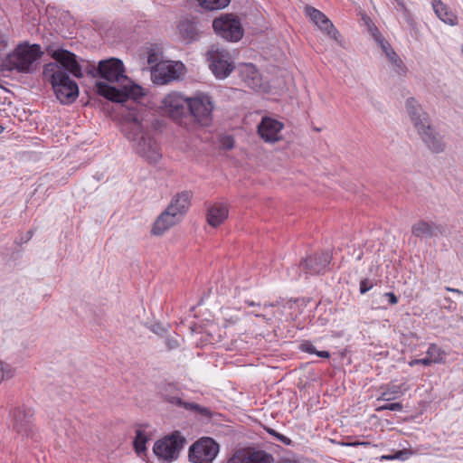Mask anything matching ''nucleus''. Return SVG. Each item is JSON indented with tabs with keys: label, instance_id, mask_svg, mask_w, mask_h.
<instances>
[{
	"label": "nucleus",
	"instance_id": "nucleus-49",
	"mask_svg": "<svg viewBox=\"0 0 463 463\" xmlns=\"http://www.w3.org/2000/svg\"><path fill=\"white\" fill-rule=\"evenodd\" d=\"M227 149H231L233 147V140L229 138L228 142L224 144Z\"/></svg>",
	"mask_w": 463,
	"mask_h": 463
},
{
	"label": "nucleus",
	"instance_id": "nucleus-15",
	"mask_svg": "<svg viewBox=\"0 0 463 463\" xmlns=\"http://www.w3.org/2000/svg\"><path fill=\"white\" fill-rule=\"evenodd\" d=\"M189 99L184 98L178 93H170L163 99L165 109L171 118L180 120L187 115Z\"/></svg>",
	"mask_w": 463,
	"mask_h": 463
},
{
	"label": "nucleus",
	"instance_id": "nucleus-10",
	"mask_svg": "<svg viewBox=\"0 0 463 463\" xmlns=\"http://www.w3.org/2000/svg\"><path fill=\"white\" fill-rule=\"evenodd\" d=\"M207 60L210 69L218 79L226 78L234 69L231 61V54L224 49H214L213 46L212 49L207 52Z\"/></svg>",
	"mask_w": 463,
	"mask_h": 463
},
{
	"label": "nucleus",
	"instance_id": "nucleus-35",
	"mask_svg": "<svg viewBox=\"0 0 463 463\" xmlns=\"http://www.w3.org/2000/svg\"><path fill=\"white\" fill-rule=\"evenodd\" d=\"M403 409V405L402 402H391L382 405L377 408L378 411H401Z\"/></svg>",
	"mask_w": 463,
	"mask_h": 463
},
{
	"label": "nucleus",
	"instance_id": "nucleus-50",
	"mask_svg": "<svg viewBox=\"0 0 463 463\" xmlns=\"http://www.w3.org/2000/svg\"><path fill=\"white\" fill-rule=\"evenodd\" d=\"M245 303L248 305V306H250V307H253V306H260V304H256L255 302L253 301H250V300H246Z\"/></svg>",
	"mask_w": 463,
	"mask_h": 463
},
{
	"label": "nucleus",
	"instance_id": "nucleus-33",
	"mask_svg": "<svg viewBox=\"0 0 463 463\" xmlns=\"http://www.w3.org/2000/svg\"><path fill=\"white\" fill-rule=\"evenodd\" d=\"M14 370L7 364L0 361V383L4 380H8L14 377Z\"/></svg>",
	"mask_w": 463,
	"mask_h": 463
},
{
	"label": "nucleus",
	"instance_id": "nucleus-30",
	"mask_svg": "<svg viewBox=\"0 0 463 463\" xmlns=\"http://www.w3.org/2000/svg\"><path fill=\"white\" fill-rule=\"evenodd\" d=\"M426 354L431 364H440L443 362L445 353L436 344H430Z\"/></svg>",
	"mask_w": 463,
	"mask_h": 463
},
{
	"label": "nucleus",
	"instance_id": "nucleus-9",
	"mask_svg": "<svg viewBox=\"0 0 463 463\" xmlns=\"http://www.w3.org/2000/svg\"><path fill=\"white\" fill-rule=\"evenodd\" d=\"M219 451L220 445L214 439L202 437L190 446L188 460L191 463H213Z\"/></svg>",
	"mask_w": 463,
	"mask_h": 463
},
{
	"label": "nucleus",
	"instance_id": "nucleus-37",
	"mask_svg": "<svg viewBox=\"0 0 463 463\" xmlns=\"http://www.w3.org/2000/svg\"><path fill=\"white\" fill-rule=\"evenodd\" d=\"M376 43L380 45L381 49L383 50L386 56L387 53H390V51H394L392 48L391 44L383 37L377 40Z\"/></svg>",
	"mask_w": 463,
	"mask_h": 463
},
{
	"label": "nucleus",
	"instance_id": "nucleus-4",
	"mask_svg": "<svg viewBox=\"0 0 463 463\" xmlns=\"http://www.w3.org/2000/svg\"><path fill=\"white\" fill-rule=\"evenodd\" d=\"M53 90L57 99L64 105L72 104L79 97L80 90L77 82L68 73H43Z\"/></svg>",
	"mask_w": 463,
	"mask_h": 463
},
{
	"label": "nucleus",
	"instance_id": "nucleus-6",
	"mask_svg": "<svg viewBox=\"0 0 463 463\" xmlns=\"http://www.w3.org/2000/svg\"><path fill=\"white\" fill-rule=\"evenodd\" d=\"M86 72L93 78H101L109 82H121L128 80L125 74L123 61L118 58L102 60L98 66L89 64Z\"/></svg>",
	"mask_w": 463,
	"mask_h": 463
},
{
	"label": "nucleus",
	"instance_id": "nucleus-51",
	"mask_svg": "<svg viewBox=\"0 0 463 463\" xmlns=\"http://www.w3.org/2000/svg\"><path fill=\"white\" fill-rule=\"evenodd\" d=\"M1 44H4L5 46L6 45V42L5 40L4 39L3 35L0 34V45Z\"/></svg>",
	"mask_w": 463,
	"mask_h": 463
},
{
	"label": "nucleus",
	"instance_id": "nucleus-41",
	"mask_svg": "<svg viewBox=\"0 0 463 463\" xmlns=\"http://www.w3.org/2000/svg\"><path fill=\"white\" fill-rule=\"evenodd\" d=\"M415 364H422L424 366H430L431 365V361L428 359V357L420 358V359H414L410 363L411 366H413Z\"/></svg>",
	"mask_w": 463,
	"mask_h": 463
},
{
	"label": "nucleus",
	"instance_id": "nucleus-21",
	"mask_svg": "<svg viewBox=\"0 0 463 463\" xmlns=\"http://www.w3.org/2000/svg\"><path fill=\"white\" fill-rule=\"evenodd\" d=\"M411 234L420 240L430 239L441 234V227L434 222L419 220L412 224Z\"/></svg>",
	"mask_w": 463,
	"mask_h": 463
},
{
	"label": "nucleus",
	"instance_id": "nucleus-29",
	"mask_svg": "<svg viewBox=\"0 0 463 463\" xmlns=\"http://www.w3.org/2000/svg\"><path fill=\"white\" fill-rule=\"evenodd\" d=\"M147 442V436L146 432L140 429L136 430V436L133 440V446L136 452L139 455L146 450V444Z\"/></svg>",
	"mask_w": 463,
	"mask_h": 463
},
{
	"label": "nucleus",
	"instance_id": "nucleus-3",
	"mask_svg": "<svg viewBox=\"0 0 463 463\" xmlns=\"http://www.w3.org/2000/svg\"><path fill=\"white\" fill-rule=\"evenodd\" d=\"M48 52L54 61L45 64L43 73H56V71H60L78 79L83 77L82 66L80 64L75 53L62 48H58L54 51L49 50Z\"/></svg>",
	"mask_w": 463,
	"mask_h": 463
},
{
	"label": "nucleus",
	"instance_id": "nucleus-44",
	"mask_svg": "<svg viewBox=\"0 0 463 463\" xmlns=\"http://www.w3.org/2000/svg\"><path fill=\"white\" fill-rule=\"evenodd\" d=\"M33 235V230H29L26 232V235L25 236H21L19 241L18 240L15 241V243H17V244L25 243V242L29 241L32 239Z\"/></svg>",
	"mask_w": 463,
	"mask_h": 463
},
{
	"label": "nucleus",
	"instance_id": "nucleus-20",
	"mask_svg": "<svg viewBox=\"0 0 463 463\" xmlns=\"http://www.w3.org/2000/svg\"><path fill=\"white\" fill-rule=\"evenodd\" d=\"M191 198L192 193L190 191L178 193L172 198L166 209L181 220L191 205Z\"/></svg>",
	"mask_w": 463,
	"mask_h": 463
},
{
	"label": "nucleus",
	"instance_id": "nucleus-24",
	"mask_svg": "<svg viewBox=\"0 0 463 463\" xmlns=\"http://www.w3.org/2000/svg\"><path fill=\"white\" fill-rule=\"evenodd\" d=\"M229 210L226 204L216 203L207 211V222L212 227H218L228 218Z\"/></svg>",
	"mask_w": 463,
	"mask_h": 463
},
{
	"label": "nucleus",
	"instance_id": "nucleus-32",
	"mask_svg": "<svg viewBox=\"0 0 463 463\" xmlns=\"http://www.w3.org/2000/svg\"><path fill=\"white\" fill-rule=\"evenodd\" d=\"M183 408L199 413L205 418H210L212 415L210 409L194 402H184Z\"/></svg>",
	"mask_w": 463,
	"mask_h": 463
},
{
	"label": "nucleus",
	"instance_id": "nucleus-48",
	"mask_svg": "<svg viewBox=\"0 0 463 463\" xmlns=\"http://www.w3.org/2000/svg\"><path fill=\"white\" fill-rule=\"evenodd\" d=\"M382 459H384V460H394L395 459L394 453L393 454H390V455H383V456H382Z\"/></svg>",
	"mask_w": 463,
	"mask_h": 463
},
{
	"label": "nucleus",
	"instance_id": "nucleus-27",
	"mask_svg": "<svg viewBox=\"0 0 463 463\" xmlns=\"http://www.w3.org/2000/svg\"><path fill=\"white\" fill-rule=\"evenodd\" d=\"M380 390L381 395L377 398V401L391 402L403 395L400 385L386 384L381 386Z\"/></svg>",
	"mask_w": 463,
	"mask_h": 463
},
{
	"label": "nucleus",
	"instance_id": "nucleus-16",
	"mask_svg": "<svg viewBox=\"0 0 463 463\" xmlns=\"http://www.w3.org/2000/svg\"><path fill=\"white\" fill-rule=\"evenodd\" d=\"M306 15L310 18V20L317 25L318 28L326 33V34L333 38L335 41H338L337 37L339 35V32L334 26L332 22L318 9L313 6H306L305 8Z\"/></svg>",
	"mask_w": 463,
	"mask_h": 463
},
{
	"label": "nucleus",
	"instance_id": "nucleus-38",
	"mask_svg": "<svg viewBox=\"0 0 463 463\" xmlns=\"http://www.w3.org/2000/svg\"><path fill=\"white\" fill-rule=\"evenodd\" d=\"M368 30L371 33V35L373 36V38L374 39V41L376 42L377 40H379L380 38L383 37L381 32L379 31V29L375 26V24H368Z\"/></svg>",
	"mask_w": 463,
	"mask_h": 463
},
{
	"label": "nucleus",
	"instance_id": "nucleus-14",
	"mask_svg": "<svg viewBox=\"0 0 463 463\" xmlns=\"http://www.w3.org/2000/svg\"><path fill=\"white\" fill-rule=\"evenodd\" d=\"M227 463H274V457L262 449L246 448L237 450Z\"/></svg>",
	"mask_w": 463,
	"mask_h": 463
},
{
	"label": "nucleus",
	"instance_id": "nucleus-12",
	"mask_svg": "<svg viewBox=\"0 0 463 463\" xmlns=\"http://www.w3.org/2000/svg\"><path fill=\"white\" fill-rule=\"evenodd\" d=\"M331 260L332 255L328 251L316 252L303 259L298 269L306 275H318L326 269Z\"/></svg>",
	"mask_w": 463,
	"mask_h": 463
},
{
	"label": "nucleus",
	"instance_id": "nucleus-54",
	"mask_svg": "<svg viewBox=\"0 0 463 463\" xmlns=\"http://www.w3.org/2000/svg\"><path fill=\"white\" fill-rule=\"evenodd\" d=\"M445 290L449 291V292H453L454 291V288L445 287Z\"/></svg>",
	"mask_w": 463,
	"mask_h": 463
},
{
	"label": "nucleus",
	"instance_id": "nucleus-1",
	"mask_svg": "<svg viewBox=\"0 0 463 463\" xmlns=\"http://www.w3.org/2000/svg\"><path fill=\"white\" fill-rule=\"evenodd\" d=\"M95 90L98 95L112 102L123 104L132 100L131 105L122 113L125 136L130 141L137 140L135 150L139 156L150 163L158 162L162 155L158 144L151 137L149 129L159 130L163 121L156 118L146 108L136 102L142 96L141 87L133 84L118 89L106 82L98 81Z\"/></svg>",
	"mask_w": 463,
	"mask_h": 463
},
{
	"label": "nucleus",
	"instance_id": "nucleus-47",
	"mask_svg": "<svg viewBox=\"0 0 463 463\" xmlns=\"http://www.w3.org/2000/svg\"><path fill=\"white\" fill-rule=\"evenodd\" d=\"M397 5L404 11V12H407V7L404 4V1L403 0H394Z\"/></svg>",
	"mask_w": 463,
	"mask_h": 463
},
{
	"label": "nucleus",
	"instance_id": "nucleus-53",
	"mask_svg": "<svg viewBox=\"0 0 463 463\" xmlns=\"http://www.w3.org/2000/svg\"><path fill=\"white\" fill-rule=\"evenodd\" d=\"M453 293H456V294H459V295H463V291L458 289V288H454V291Z\"/></svg>",
	"mask_w": 463,
	"mask_h": 463
},
{
	"label": "nucleus",
	"instance_id": "nucleus-2",
	"mask_svg": "<svg viewBox=\"0 0 463 463\" xmlns=\"http://www.w3.org/2000/svg\"><path fill=\"white\" fill-rule=\"evenodd\" d=\"M43 54L41 46L37 43H20L3 60L2 71L33 73L35 70L36 61Z\"/></svg>",
	"mask_w": 463,
	"mask_h": 463
},
{
	"label": "nucleus",
	"instance_id": "nucleus-52",
	"mask_svg": "<svg viewBox=\"0 0 463 463\" xmlns=\"http://www.w3.org/2000/svg\"><path fill=\"white\" fill-rule=\"evenodd\" d=\"M453 293H456V294H459V295H463V291L458 289V288H454V291Z\"/></svg>",
	"mask_w": 463,
	"mask_h": 463
},
{
	"label": "nucleus",
	"instance_id": "nucleus-13",
	"mask_svg": "<svg viewBox=\"0 0 463 463\" xmlns=\"http://www.w3.org/2000/svg\"><path fill=\"white\" fill-rule=\"evenodd\" d=\"M184 64L180 61L173 63H156L152 71L153 81L164 85L180 78L184 71Z\"/></svg>",
	"mask_w": 463,
	"mask_h": 463
},
{
	"label": "nucleus",
	"instance_id": "nucleus-23",
	"mask_svg": "<svg viewBox=\"0 0 463 463\" xmlns=\"http://www.w3.org/2000/svg\"><path fill=\"white\" fill-rule=\"evenodd\" d=\"M180 37L185 43H191L200 38L196 23L190 19H182L177 26Z\"/></svg>",
	"mask_w": 463,
	"mask_h": 463
},
{
	"label": "nucleus",
	"instance_id": "nucleus-31",
	"mask_svg": "<svg viewBox=\"0 0 463 463\" xmlns=\"http://www.w3.org/2000/svg\"><path fill=\"white\" fill-rule=\"evenodd\" d=\"M200 5L206 10H219L226 7L231 0H198Z\"/></svg>",
	"mask_w": 463,
	"mask_h": 463
},
{
	"label": "nucleus",
	"instance_id": "nucleus-36",
	"mask_svg": "<svg viewBox=\"0 0 463 463\" xmlns=\"http://www.w3.org/2000/svg\"><path fill=\"white\" fill-rule=\"evenodd\" d=\"M373 287V283L369 279H364L360 281V293L365 294Z\"/></svg>",
	"mask_w": 463,
	"mask_h": 463
},
{
	"label": "nucleus",
	"instance_id": "nucleus-28",
	"mask_svg": "<svg viewBox=\"0 0 463 463\" xmlns=\"http://www.w3.org/2000/svg\"><path fill=\"white\" fill-rule=\"evenodd\" d=\"M387 58L393 66V70L399 75H405L407 72V67L402 61V60L398 56V54L394 51H390V53H387Z\"/></svg>",
	"mask_w": 463,
	"mask_h": 463
},
{
	"label": "nucleus",
	"instance_id": "nucleus-19",
	"mask_svg": "<svg viewBox=\"0 0 463 463\" xmlns=\"http://www.w3.org/2000/svg\"><path fill=\"white\" fill-rule=\"evenodd\" d=\"M405 108L416 129L422 128V126L430 122L429 114L423 110L421 105L415 98L411 97L407 99Z\"/></svg>",
	"mask_w": 463,
	"mask_h": 463
},
{
	"label": "nucleus",
	"instance_id": "nucleus-40",
	"mask_svg": "<svg viewBox=\"0 0 463 463\" xmlns=\"http://www.w3.org/2000/svg\"><path fill=\"white\" fill-rule=\"evenodd\" d=\"M300 349L307 354H317L316 347L308 341H306L303 344H301Z\"/></svg>",
	"mask_w": 463,
	"mask_h": 463
},
{
	"label": "nucleus",
	"instance_id": "nucleus-26",
	"mask_svg": "<svg viewBox=\"0 0 463 463\" xmlns=\"http://www.w3.org/2000/svg\"><path fill=\"white\" fill-rule=\"evenodd\" d=\"M431 5L435 14L441 21L449 25L458 24V16L441 0H431Z\"/></svg>",
	"mask_w": 463,
	"mask_h": 463
},
{
	"label": "nucleus",
	"instance_id": "nucleus-7",
	"mask_svg": "<svg viewBox=\"0 0 463 463\" xmlns=\"http://www.w3.org/2000/svg\"><path fill=\"white\" fill-rule=\"evenodd\" d=\"M186 439L180 431L175 430L155 442L153 451L155 455L166 462H172L178 458Z\"/></svg>",
	"mask_w": 463,
	"mask_h": 463
},
{
	"label": "nucleus",
	"instance_id": "nucleus-56",
	"mask_svg": "<svg viewBox=\"0 0 463 463\" xmlns=\"http://www.w3.org/2000/svg\"><path fill=\"white\" fill-rule=\"evenodd\" d=\"M4 131V128L0 125V133Z\"/></svg>",
	"mask_w": 463,
	"mask_h": 463
},
{
	"label": "nucleus",
	"instance_id": "nucleus-11",
	"mask_svg": "<svg viewBox=\"0 0 463 463\" xmlns=\"http://www.w3.org/2000/svg\"><path fill=\"white\" fill-rule=\"evenodd\" d=\"M213 108L211 97L207 94L200 93L189 99L187 115L192 116L198 122L207 124L212 118Z\"/></svg>",
	"mask_w": 463,
	"mask_h": 463
},
{
	"label": "nucleus",
	"instance_id": "nucleus-55",
	"mask_svg": "<svg viewBox=\"0 0 463 463\" xmlns=\"http://www.w3.org/2000/svg\"><path fill=\"white\" fill-rule=\"evenodd\" d=\"M274 305L273 304H264V307H273Z\"/></svg>",
	"mask_w": 463,
	"mask_h": 463
},
{
	"label": "nucleus",
	"instance_id": "nucleus-46",
	"mask_svg": "<svg viewBox=\"0 0 463 463\" xmlns=\"http://www.w3.org/2000/svg\"><path fill=\"white\" fill-rule=\"evenodd\" d=\"M316 354L321 358H329L330 357V353L328 351H317V350Z\"/></svg>",
	"mask_w": 463,
	"mask_h": 463
},
{
	"label": "nucleus",
	"instance_id": "nucleus-8",
	"mask_svg": "<svg viewBox=\"0 0 463 463\" xmlns=\"http://www.w3.org/2000/svg\"><path fill=\"white\" fill-rule=\"evenodd\" d=\"M213 28L217 35L232 43L239 42L244 30L239 17L233 14H223L213 21Z\"/></svg>",
	"mask_w": 463,
	"mask_h": 463
},
{
	"label": "nucleus",
	"instance_id": "nucleus-22",
	"mask_svg": "<svg viewBox=\"0 0 463 463\" xmlns=\"http://www.w3.org/2000/svg\"><path fill=\"white\" fill-rule=\"evenodd\" d=\"M180 221L181 220H179L175 213H172L165 209L155 221L151 233L153 235L160 236Z\"/></svg>",
	"mask_w": 463,
	"mask_h": 463
},
{
	"label": "nucleus",
	"instance_id": "nucleus-43",
	"mask_svg": "<svg viewBox=\"0 0 463 463\" xmlns=\"http://www.w3.org/2000/svg\"><path fill=\"white\" fill-rule=\"evenodd\" d=\"M383 297L388 299L391 305H396L399 301L398 297L393 292H386Z\"/></svg>",
	"mask_w": 463,
	"mask_h": 463
},
{
	"label": "nucleus",
	"instance_id": "nucleus-5",
	"mask_svg": "<svg viewBox=\"0 0 463 463\" xmlns=\"http://www.w3.org/2000/svg\"><path fill=\"white\" fill-rule=\"evenodd\" d=\"M10 428L17 435L34 439L36 428L34 425V411L26 405H17L9 412Z\"/></svg>",
	"mask_w": 463,
	"mask_h": 463
},
{
	"label": "nucleus",
	"instance_id": "nucleus-34",
	"mask_svg": "<svg viewBox=\"0 0 463 463\" xmlns=\"http://www.w3.org/2000/svg\"><path fill=\"white\" fill-rule=\"evenodd\" d=\"M266 430L269 435L273 436L277 440L282 442L283 444H285L287 446L292 445L293 441L289 438L278 432L274 429L266 428Z\"/></svg>",
	"mask_w": 463,
	"mask_h": 463
},
{
	"label": "nucleus",
	"instance_id": "nucleus-17",
	"mask_svg": "<svg viewBox=\"0 0 463 463\" xmlns=\"http://www.w3.org/2000/svg\"><path fill=\"white\" fill-rule=\"evenodd\" d=\"M417 132L432 153L439 154L444 151L445 143L442 137L431 127V122L417 129Z\"/></svg>",
	"mask_w": 463,
	"mask_h": 463
},
{
	"label": "nucleus",
	"instance_id": "nucleus-45",
	"mask_svg": "<svg viewBox=\"0 0 463 463\" xmlns=\"http://www.w3.org/2000/svg\"><path fill=\"white\" fill-rule=\"evenodd\" d=\"M147 61L149 64L156 63L157 61V55L154 52H150L147 58Z\"/></svg>",
	"mask_w": 463,
	"mask_h": 463
},
{
	"label": "nucleus",
	"instance_id": "nucleus-39",
	"mask_svg": "<svg viewBox=\"0 0 463 463\" xmlns=\"http://www.w3.org/2000/svg\"><path fill=\"white\" fill-rule=\"evenodd\" d=\"M411 455V452L408 449H401V450H397L395 453H394V458L395 459H399V460H406L409 458V457Z\"/></svg>",
	"mask_w": 463,
	"mask_h": 463
},
{
	"label": "nucleus",
	"instance_id": "nucleus-25",
	"mask_svg": "<svg viewBox=\"0 0 463 463\" xmlns=\"http://www.w3.org/2000/svg\"><path fill=\"white\" fill-rule=\"evenodd\" d=\"M158 390L160 395L167 402L178 407L184 406V402L179 397L180 391L175 384L164 383L159 385Z\"/></svg>",
	"mask_w": 463,
	"mask_h": 463
},
{
	"label": "nucleus",
	"instance_id": "nucleus-18",
	"mask_svg": "<svg viewBox=\"0 0 463 463\" xmlns=\"http://www.w3.org/2000/svg\"><path fill=\"white\" fill-rule=\"evenodd\" d=\"M283 127L280 121L264 117L258 125V134L266 142H275L279 139V134Z\"/></svg>",
	"mask_w": 463,
	"mask_h": 463
},
{
	"label": "nucleus",
	"instance_id": "nucleus-42",
	"mask_svg": "<svg viewBox=\"0 0 463 463\" xmlns=\"http://www.w3.org/2000/svg\"><path fill=\"white\" fill-rule=\"evenodd\" d=\"M444 301L446 302L444 308L449 311H455L457 309V304L449 297H445Z\"/></svg>",
	"mask_w": 463,
	"mask_h": 463
},
{
	"label": "nucleus",
	"instance_id": "nucleus-57",
	"mask_svg": "<svg viewBox=\"0 0 463 463\" xmlns=\"http://www.w3.org/2000/svg\"><path fill=\"white\" fill-rule=\"evenodd\" d=\"M255 317H263L262 315H260V314H255Z\"/></svg>",
	"mask_w": 463,
	"mask_h": 463
}]
</instances>
